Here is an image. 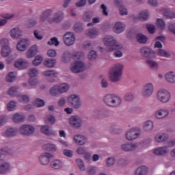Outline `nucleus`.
Returning a JSON list of instances; mask_svg holds the SVG:
<instances>
[{"label":"nucleus","instance_id":"7c9ffc66","mask_svg":"<svg viewBox=\"0 0 175 175\" xmlns=\"http://www.w3.org/2000/svg\"><path fill=\"white\" fill-rule=\"evenodd\" d=\"M41 132L46 136H54L55 135V131L52 129H50L48 125H42L41 126Z\"/></svg>","mask_w":175,"mask_h":175},{"label":"nucleus","instance_id":"72a5a7b5","mask_svg":"<svg viewBox=\"0 0 175 175\" xmlns=\"http://www.w3.org/2000/svg\"><path fill=\"white\" fill-rule=\"evenodd\" d=\"M86 35L89 36V38L94 39L96 38V36H99V30L96 28L89 29L86 31Z\"/></svg>","mask_w":175,"mask_h":175},{"label":"nucleus","instance_id":"6e6552de","mask_svg":"<svg viewBox=\"0 0 175 175\" xmlns=\"http://www.w3.org/2000/svg\"><path fill=\"white\" fill-rule=\"evenodd\" d=\"M68 102L73 109H80L83 106L80 97L77 94H71L68 97Z\"/></svg>","mask_w":175,"mask_h":175},{"label":"nucleus","instance_id":"ddd939ff","mask_svg":"<svg viewBox=\"0 0 175 175\" xmlns=\"http://www.w3.org/2000/svg\"><path fill=\"white\" fill-rule=\"evenodd\" d=\"M69 124L72 128H81L83 125V120L79 116H72L69 120Z\"/></svg>","mask_w":175,"mask_h":175},{"label":"nucleus","instance_id":"58836bf2","mask_svg":"<svg viewBox=\"0 0 175 175\" xmlns=\"http://www.w3.org/2000/svg\"><path fill=\"white\" fill-rule=\"evenodd\" d=\"M148 11H142L138 14L137 18L139 21H146V20H148Z\"/></svg>","mask_w":175,"mask_h":175},{"label":"nucleus","instance_id":"f704fd0d","mask_svg":"<svg viewBox=\"0 0 175 175\" xmlns=\"http://www.w3.org/2000/svg\"><path fill=\"white\" fill-rule=\"evenodd\" d=\"M57 64V60L55 59L48 58L44 60L43 65L45 68H54Z\"/></svg>","mask_w":175,"mask_h":175},{"label":"nucleus","instance_id":"423d86ee","mask_svg":"<svg viewBox=\"0 0 175 175\" xmlns=\"http://www.w3.org/2000/svg\"><path fill=\"white\" fill-rule=\"evenodd\" d=\"M154 94V83L149 82L142 86L141 95L143 98H150Z\"/></svg>","mask_w":175,"mask_h":175},{"label":"nucleus","instance_id":"338daca9","mask_svg":"<svg viewBox=\"0 0 175 175\" xmlns=\"http://www.w3.org/2000/svg\"><path fill=\"white\" fill-rule=\"evenodd\" d=\"M84 57V54L81 52H75L72 54V58L74 59H80Z\"/></svg>","mask_w":175,"mask_h":175},{"label":"nucleus","instance_id":"a18cd8bd","mask_svg":"<svg viewBox=\"0 0 175 175\" xmlns=\"http://www.w3.org/2000/svg\"><path fill=\"white\" fill-rule=\"evenodd\" d=\"M16 77H17V73L16 72H11L5 77V81L7 83H13L16 80Z\"/></svg>","mask_w":175,"mask_h":175},{"label":"nucleus","instance_id":"412c9836","mask_svg":"<svg viewBox=\"0 0 175 175\" xmlns=\"http://www.w3.org/2000/svg\"><path fill=\"white\" fill-rule=\"evenodd\" d=\"M3 137H14L17 136V129L14 128H8L1 133Z\"/></svg>","mask_w":175,"mask_h":175},{"label":"nucleus","instance_id":"f257e3e1","mask_svg":"<svg viewBox=\"0 0 175 175\" xmlns=\"http://www.w3.org/2000/svg\"><path fill=\"white\" fill-rule=\"evenodd\" d=\"M103 42L107 48L105 49L102 46H98V51L100 53H110L114 51V50H120V49H122V45L117 42L111 36H105Z\"/></svg>","mask_w":175,"mask_h":175},{"label":"nucleus","instance_id":"6e6d98bb","mask_svg":"<svg viewBox=\"0 0 175 175\" xmlns=\"http://www.w3.org/2000/svg\"><path fill=\"white\" fill-rule=\"evenodd\" d=\"M45 124H51V125H54L55 124V118L51 115H49L44 118Z\"/></svg>","mask_w":175,"mask_h":175},{"label":"nucleus","instance_id":"8fccbe9b","mask_svg":"<svg viewBox=\"0 0 175 175\" xmlns=\"http://www.w3.org/2000/svg\"><path fill=\"white\" fill-rule=\"evenodd\" d=\"M33 105L36 106V107H43V106L45 105V103L44 100L42 98H36L33 100Z\"/></svg>","mask_w":175,"mask_h":175},{"label":"nucleus","instance_id":"7ed1b4c3","mask_svg":"<svg viewBox=\"0 0 175 175\" xmlns=\"http://www.w3.org/2000/svg\"><path fill=\"white\" fill-rule=\"evenodd\" d=\"M104 102L111 107H118L122 103V98L114 94H107L104 97Z\"/></svg>","mask_w":175,"mask_h":175},{"label":"nucleus","instance_id":"69168bd1","mask_svg":"<svg viewBox=\"0 0 175 175\" xmlns=\"http://www.w3.org/2000/svg\"><path fill=\"white\" fill-rule=\"evenodd\" d=\"M87 152V148L85 147L79 146L77 148L76 152L79 155H84L85 152Z\"/></svg>","mask_w":175,"mask_h":175},{"label":"nucleus","instance_id":"9b49d317","mask_svg":"<svg viewBox=\"0 0 175 175\" xmlns=\"http://www.w3.org/2000/svg\"><path fill=\"white\" fill-rule=\"evenodd\" d=\"M140 145L141 144L139 142L125 143L121 145V150L126 152L135 151V150H137L140 147Z\"/></svg>","mask_w":175,"mask_h":175},{"label":"nucleus","instance_id":"4be33fe9","mask_svg":"<svg viewBox=\"0 0 175 175\" xmlns=\"http://www.w3.org/2000/svg\"><path fill=\"white\" fill-rule=\"evenodd\" d=\"M12 170L10 163L4 161L0 164V174H6Z\"/></svg>","mask_w":175,"mask_h":175},{"label":"nucleus","instance_id":"5fc2aeb1","mask_svg":"<svg viewBox=\"0 0 175 175\" xmlns=\"http://www.w3.org/2000/svg\"><path fill=\"white\" fill-rule=\"evenodd\" d=\"M28 75L30 77H36L39 75V70L36 68H30L28 70Z\"/></svg>","mask_w":175,"mask_h":175},{"label":"nucleus","instance_id":"bb28decb","mask_svg":"<svg viewBox=\"0 0 175 175\" xmlns=\"http://www.w3.org/2000/svg\"><path fill=\"white\" fill-rule=\"evenodd\" d=\"M167 139H169V134L166 133H159L154 137V140L157 143H163L166 142Z\"/></svg>","mask_w":175,"mask_h":175},{"label":"nucleus","instance_id":"c03bdc74","mask_svg":"<svg viewBox=\"0 0 175 175\" xmlns=\"http://www.w3.org/2000/svg\"><path fill=\"white\" fill-rule=\"evenodd\" d=\"M49 94L52 96H59V89L58 85H55L49 90Z\"/></svg>","mask_w":175,"mask_h":175},{"label":"nucleus","instance_id":"f03ea898","mask_svg":"<svg viewBox=\"0 0 175 175\" xmlns=\"http://www.w3.org/2000/svg\"><path fill=\"white\" fill-rule=\"evenodd\" d=\"M124 70V64L121 63L115 64L109 71V79L113 83H118L121 80Z\"/></svg>","mask_w":175,"mask_h":175},{"label":"nucleus","instance_id":"774afa93","mask_svg":"<svg viewBox=\"0 0 175 175\" xmlns=\"http://www.w3.org/2000/svg\"><path fill=\"white\" fill-rule=\"evenodd\" d=\"M0 46H1V47L9 46V40L6 38H1V36H0Z\"/></svg>","mask_w":175,"mask_h":175},{"label":"nucleus","instance_id":"09e8293b","mask_svg":"<svg viewBox=\"0 0 175 175\" xmlns=\"http://www.w3.org/2000/svg\"><path fill=\"white\" fill-rule=\"evenodd\" d=\"M16 107H17V101L16 100H11L7 104V110L8 111H14Z\"/></svg>","mask_w":175,"mask_h":175},{"label":"nucleus","instance_id":"052dcab7","mask_svg":"<svg viewBox=\"0 0 175 175\" xmlns=\"http://www.w3.org/2000/svg\"><path fill=\"white\" fill-rule=\"evenodd\" d=\"M124 100H126L127 102H131L135 99V96L131 92H127L124 96Z\"/></svg>","mask_w":175,"mask_h":175},{"label":"nucleus","instance_id":"473e14b6","mask_svg":"<svg viewBox=\"0 0 175 175\" xmlns=\"http://www.w3.org/2000/svg\"><path fill=\"white\" fill-rule=\"evenodd\" d=\"M154 129V122L152 120H147L143 124V130L145 132H151Z\"/></svg>","mask_w":175,"mask_h":175},{"label":"nucleus","instance_id":"13d9d810","mask_svg":"<svg viewBox=\"0 0 175 175\" xmlns=\"http://www.w3.org/2000/svg\"><path fill=\"white\" fill-rule=\"evenodd\" d=\"M137 40L139 42V43H146L147 40H148V38L147 36L142 34V33H138L137 35Z\"/></svg>","mask_w":175,"mask_h":175},{"label":"nucleus","instance_id":"a19ab883","mask_svg":"<svg viewBox=\"0 0 175 175\" xmlns=\"http://www.w3.org/2000/svg\"><path fill=\"white\" fill-rule=\"evenodd\" d=\"M59 88V92L60 94H65L66 92H68L69 91V84L66 83H63L61 84L57 85Z\"/></svg>","mask_w":175,"mask_h":175},{"label":"nucleus","instance_id":"0e129e2a","mask_svg":"<svg viewBox=\"0 0 175 175\" xmlns=\"http://www.w3.org/2000/svg\"><path fill=\"white\" fill-rule=\"evenodd\" d=\"M96 57H98V53H96L95 51H91L88 55V58L90 61H94V59H96Z\"/></svg>","mask_w":175,"mask_h":175},{"label":"nucleus","instance_id":"e433bc0d","mask_svg":"<svg viewBox=\"0 0 175 175\" xmlns=\"http://www.w3.org/2000/svg\"><path fill=\"white\" fill-rule=\"evenodd\" d=\"M146 64H147L150 69H153V70H158L159 69V64L154 60L150 59H147Z\"/></svg>","mask_w":175,"mask_h":175},{"label":"nucleus","instance_id":"6ab92c4d","mask_svg":"<svg viewBox=\"0 0 175 175\" xmlns=\"http://www.w3.org/2000/svg\"><path fill=\"white\" fill-rule=\"evenodd\" d=\"M11 120L16 124H20V122H24L25 121V116L23 113L17 112L12 115Z\"/></svg>","mask_w":175,"mask_h":175},{"label":"nucleus","instance_id":"680f3d73","mask_svg":"<svg viewBox=\"0 0 175 175\" xmlns=\"http://www.w3.org/2000/svg\"><path fill=\"white\" fill-rule=\"evenodd\" d=\"M49 46H59V41H58V38L53 37L51 38V40L48 42Z\"/></svg>","mask_w":175,"mask_h":175},{"label":"nucleus","instance_id":"0eeeda50","mask_svg":"<svg viewBox=\"0 0 175 175\" xmlns=\"http://www.w3.org/2000/svg\"><path fill=\"white\" fill-rule=\"evenodd\" d=\"M140 136V129L137 127H133L129 129L125 134V137L129 142L136 140Z\"/></svg>","mask_w":175,"mask_h":175},{"label":"nucleus","instance_id":"aec40b11","mask_svg":"<svg viewBox=\"0 0 175 175\" xmlns=\"http://www.w3.org/2000/svg\"><path fill=\"white\" fill-rule=\"evenodd\" d=\"M39 53V50L38 49V45L34 44L31 46L27 51L26 52L25 57L26 58H33Z\"/></svg>","mask_w":175,"mask_h":175},{"label":"nucleus","instance_id":"a211bd4d","mask_svg":"<svg viewBox=\"0 0 175 175\" xmlns=\"http://www.w3.org/2000/svg\"><path fill=\"white\" fill-rule=\"evenodd\" d=\"M51 158H53V154H51V153L45 152L42 153L39 157V160L41 165L46 166V165H49V163H50V159H51Z\"/></svg>","mask_w":175,"mask_h":175},{"label":"nucleus","instance_id":"f8f14e48","mask_svg":"<svg viewBox=\"0 0 175 175\" xmlns=\"http://www.w3.org/2000/svg\"><path fill=\"white\" fill-rule=\"evenodd\" d=\"M23 35H24V32H23V30L18 27H13L10 31V36L14 40H17V39L23 38Z\"/></svg>","mask_w":175,"mask_h":175},{"label":"nucleus","instance_id":"dca6fc26","mask_svg":"<svg viewBox=\"0 0 175 175\" xmlns=\"http://www.w3.org/2000/svg\"><path fill=\"white\" fill-rule=\"evenodd\" d=\"M73 141L77 146H85L88 143V139L85 136L80 134L74 136Z\"/></svg>","mask_w":175,"mask_h":175},{"label":"nucleus","instance_id":"9d476101","mask_svg":"<svg viewBox=\"0 0 175 175\" xmlns=\"http://www.w3.org/2000/svg\"><path fill=\"white\" fill-rule=\"evenodd\" d=\"M18 131L24 136H31L35 133V126L31 124H23L19 127Z\"/></svg>","mask_w":175,"mask_h":175},{"label":"nucleus","instance_id":"ea45409f","mask_svg":"<svg viewBox=\"0 0 175 175\" xmlns=\"http://www.w3.org/2000/svg\"><path fill=\"white\" fill-rule=\"evenodd\" d=\"M53 14V10H46L40 16V21H46Z\"/></svg>","mask_w":175,"mask_h":175},{"label":"nucleus","instance_id":"a878e982","mask_svg":"<svg viewBox=\"0 0 175 175\" xmlns=\"http://www.w3.org/2000/svg\"><path fill=\"white\" fill-rule=\"evenodd\" d=\"M165 79L169 84H175V72H167L165 75Z\"/></svg>","mask_w":175,"mask_h":175},{"label":"nucleus","instance_id":"864d4df0","mask_svg":"<svg viewBox=\"0 0 175 175\" xmlns=\"http://www.w3.org/2000/svg\"><path fill=\"white\" fill-rule=\"evenodd\" d=\"M42 62H43V57L40 55H37L32 61V64L33 65V66H39V65H40Z\"/></svg>","mask_w":175,"mask_h":175},{"label":"nucleus","instance_id":"c756f323","mask_svg":"<svg viewBox=\"0 0 175 175\" xmlns=\"http://www.w3.org/2000/svg\"><path fill=\"white\" fill-rule=\"evenodd\" d=\"M51 167L55 170H58L64 167V162L59 159L53 160L51 163Z\"/></svg>","mask_w":175,"mask_h":175},{"label":"nucleus","instance_id":"c85d7f7f","mask_svg":"<svg viewBox=\"0 0 175 175\" xmlns=\"http://www.w3.org/2000/svg\"><path fill=\"white\" fill-rule=\"evenodd\" d=\"M62 20H64V12H59L55 14L54 17L53 18H49L48 21L51 24H53V23H59V21H62Z\"/></svg>","mask_w":175,"mask_h":175},{"label":"nucleus","instance_id":"c9c22d12","mask_svg":"<svg viewBox=\"0 0 175 175\" xmlns=\"http://www.w3.org/2000/svg\"><path fill=\"white\" fill-rule=\"evenodd\" d=\"M115 3L118 8H120L119 10L121 16H126V14H128V10L126 8H124V6H122V3H121V1L116 0Z\"/></svg>","mask_w":175,"mask_h":175},{"label":"nucleus","instance_id":"de8ad7c7","mask_svg":"<svg viewBox=\"0 0 175 175\" xmlns=\"http://www.w3.org/2000/svg\"><path fill=\"white\" fill-rule=\"evenodd\" d=\"M157 55H159L160 57H163L164 58H170L171 54L169 53V51L163 50L162 49H160L157 51Z\"/></svg>","mask_w":175,"mask_h":175},{"label":"nucleus","instance_id":"5701e85b","mask_svg":"<svg viewBox=\"0 0 175 175\" xmlns=\"http://www.w3.org/2000/svg\"><path fill=\"white\" fill-rule=\"evenodd\" d=\"M125 28H126V26L124 23L116 22L113 25V31L115 33H122L125 31Z\"/></svg>","mask_w":175,"mask_h":175},{"label":"nucleus","instance_id":"39448f33","mask_svg":"<svg viewBox=\"0 0 175 175\" xmlns=\"http://www.w3.org/2000/svg\"><path fill=\"white\" fill-rule=\"evenodd\" d=\"M70 70L73 73H81L84 70H87V66L83 61L78 60L71 64Z\"/></svg>","mask_w":175,"mask_h":175},{"label":"nucleus","instance_id":"bf43d9fd","mask_svg":"<svg viewBox=\"0 0 175 175\" xmlns=\"http://www.w3.org/2000/svg\"><path fill=\"white\" fill-rule=\"evenodd\" d=\"M157 25L160 28V29H165L166 27V24L165 23V21L162 18H158L157 20Z\"/></svg>","mask_w":175,"mask_h":175},{"label":"nucleus","instance_id":"4d7b16f0","mask_svg":"<svg viewBox=\"0 0 175 175\" xmlns=\"http://www.w3.org/2000/svg\"><path fill=\"white\" fill-rule=\"evenodd\" d=\"M76 163H77L79 169H80V170H81V172H84V170H85V165H84V161H83V159H77Z\"/></svg>","mask_w":175,"mask_h":175},{"label":"nucleus","instance_id":"b1692460","mask_svg":"<svg viewBox=\"0 0 175 175\" xmlns=\"http://www.w3.org/2000/svg\"><path fill=\"white\" fill-rule=\"evenodd\" d=\"M14 66L17 69H26L28 68V62L23 58L18 59L15 62Z\"/></svg>","mask_w":175,"mask_h":175},{"label":"nucleus","instance_id":"603ef678","mask_svg":"<svg viewBox=\"0 0 175 175\" xmlns=\"http://www.w3.org/2000/svg\"><path fill=\"white\" fill-rule=\"evenodd\" d=\"M44 149L47 150V151H51V152H55V151H57V146L53 144H46L44 146Z\"/></svg>","mask_w":175,"mask_h":175},{"label":"nucleus","instance_id":"2f4dec72","mask_svg":"<svg viewBox=\"0 0 175 175\" xmlns=\"http://www.w3.org/2000/svg\"><path fill=\"white\" fill-rule=\"evenodd\" d=\"M159 12L162 13L163 16H165V17H167L168 18H175V13L170 12V10H169V8H161L159 10Z\"/></svg>","mask_w":175,"mask_h":175},{"label":"nucleus","instance_id":"79ce46f5","mask_svg":"<svg viewBox=\"0 0 175 175\" xmlns=\"http://www.w3.org/2000/svg\"><path fill=\"white\" fill-rule=\"evenodd\" d=\"M12 53V49L9 45H5V46L1 47V54L2 57H9Z\"/></svg>","mask_w":175,"mask_h":175},{"label":"nucleus","instance_id":"cd10ccee","mask_svg":"<svg viewBox=\"0 0 175 175\" xmlns=\"http://www.w3.org/2000/svg\"><path fill=\"white\" fill-rule=\"evenodd\" d=\"M149 169L146 165H142L138 167L135 172L134 175H148Z\"/></svg>","mask_w":175,"mask_h":175},{"label":"nucleus","instance_id":"3c124183","mask_svg":"<svg viewBox=\"0 0 175 175\" xmlns=\"http://www.w3.org/2000/svg\"><path fill=\"white\" fill-rule=\"evenodd\" d=\"M16 98L21 103H28V102H29V96L28 95L22 94L18 96Z\"/></svg>","mask_w":175,"mask_h":175},{"label":"nucleus","instance_id":"49530a36","mask_svg":"<svg viewBox=\"0 0 175 175\" xmlns=\"http://www.w3.org/2000/svg\"><path fill=\"white\" fill-rule=\"evenodd\" d=\"M43 75L45 77H57L59 73L54 70H49L44 71Z\"/></svg>","mask_w":175,"mask_h":175},{"label":"nucleus","instance_id":"393cba45","mask_svg":"<svg viewBox=\"0 0 175 175\" xmlns=\"http://www.w3.org/2000/svg\"><path fill=\"white\" fill-rule=\"evenodd\" d=\"M167 116H169V110L166 109H159L154 113L155 118H157V120H162V118H165Z\"/></svg>","mask_w":175,"mask_h":175},{"label":"nucleus","instance_id":"37998d69","mask_svg":"<svg viewBox=\"0 0 175 175\" xmlns=\"http://www.w3.org/2000/svg\"><path fill=\"white\" fill-rule=\"evenodd\" d=\"M8 95L10 96H17V94H18V87L17 86H13L8 89L7 91Z\"/></svg>","mask_w":175,"mask_h":175},{"label":"nucleus","instance_id":"f3484780","mask_svg":"<svg viewBox=\"0 0 175 175\" xmlns=\"http://www.w3.org/2000/svg\"><path fill=\"white\" fill-rule=\"evenodd\" d=\"M170 150L167 146H162L156 148L152 150V152L154 155H157V157H163V155H166Z\"/></svg>","mask_w":175,"mask_h":175},{"label":"nucleus","instance_id":"20e7f679","mask_svg":"<svg viewBox=\"0 0 175 175\" xmlns=\"http://www.w3.org/2000/svg\"><path fill=\"white\" fill-rule=\"evenodd\" d=\"M157 98L161 103H169L172 100V93L166 89H161L157 92Z\"/></svg>","mask_w":175,"mask_h":175},{"label":"nucleus","instance_id":"e2e57ef3","mask_svg":"<svg viewBox=\"0 0 175 175\" xmlns=\"http://www.w3.org/2000/svg\"><path fill=\"white\" fill-rule=\"evenodd\" d=\"M115 163H116V159L113 157H108L106 160V165L109 167H110V166H113Z\"/></svg>","mask_w":175,"mask_h":175},{"label":"nucleus","instance_id":"4468645a","mask_svg":"<svg viewBox=\"0 0 175 175\" xmlns=\"http://www.w3.org/2000/svg\"><path fill=\"white\" fill-rule=\"evenodd\" d=\"M29 46V42L27 38L21 39L16 44V50L21 53L27 51V49Z\"/></svg>","mask_w":175,"mask_h":175},{"label":"nucleus","instance_id":"2eb2a0df","mask_svg":"<svg viewBox=\"0 0 175 175\" xmlns=\"http://www.w3.org/2000/svg\"><path fill=\"white\" fill-rule=\"evenodd\" d=\"M140 53L142 55H143L144 57H146V58H157V54L155 53V52H154V51L147 46H144L141 48Z\"/></svg>","mask_w":175,"mask_h":175},{"label":"nucleus","instance_id":"4c0bfd02","mask_svg":"<svg viewBox=\"0 0 175 175\" xmlns=\"http://www.w3.org/2000/svg\"><path fill=\"white\" fill-rule=\"evenodd\" d=\"M38 79L31 78L29 79V83H23V85L27 90H31L32 87H36V85H38Z\"/></svg>","mask_w":175,"mask_h":175},{"label":"nucleus","instance_id":"1a4fd4ad","mask_svg":"<svg viewBox=\"0 0 175 175\" xmlns=\"http://www.w3.org/2000/svg\"><path fill=\"white\" fill-rule=\"evenodd\" d=\"M63 42L66 46H73L75 42H76V36L75 35V33L70 31L65 33L63 36Z\"/></svg>","mask_w":175,"mask_h":175}]
</instances>
